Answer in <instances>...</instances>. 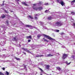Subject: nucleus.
Listing matches in <instances>:
<instances>
[{"mask_svg": "<svg viewBox=\"0 0 75 75\" xmlns=\"http://www.w3.org/2000/svg\"><path fill=\"white\" fill-rule=\"evenodd\" d=\"M57 1L58 3H60L61 2V0H57Z\"/></svg>", "mask_w": 75, "mask_h": 75, "instance_id": "nucleus-22", "label": "nucleus"}, {"mask_svg": "<svg viewBox=\"0 0 75 75\" xmlns=\"http://www.w3.org/2000/svg\"><path fill=\"white\" fill-rule=\"evenodd\" d=\"M38 68L39 70H40V71H41L42 72H44V71H43V70H42V69H41V68H40L39 67Z\"/></svg>", "mask_w": 75, "mask_h": 75, "instance_id": "nucleus-19", "label": "nucleus"}, {"mask_svg": "<svg viewBox=\"0 0 75 75\" xmlns=\"http://www.w3.org/2000/svg\"><path fill=\"white\" fill-rule=\"evenodd\" d=\"M54 56L53 54H49L47 55H45V57H53Z\"/></svg>", "mask_w": 75, "mask_h": 75, "instance_id": "nucleus-6", "label": "nucleus"}, {"mask_svg": "<svg viewBox=\"0 0 75 75\" xmlns=\"http://www.w3.org/2000/svg\"><path fill=\"white\" fill-rule=\"evenodd\" d=\"M35 16H37V14H36L35 15Z\"/></svg>", "mask_w": 75, "mask_h": 75, "instance_id": "nucleus-44", "label": "nucleus"}, {"mask_svg": "<svg viewBox=\"0 0 75 75\" xmlns=\"http://www.w3.org/2000/svg\"><path fill=\"white\" fill-rule=\"evenodd\" d=\"M43 40H44V41H46V42H48L49 41L48 40H47V39H45L44 38H43Z\"/></svg>", "mask_w": 75, "mask_h": 75, "instance_id": "nucleus-20", "label": "nucleus"}, {"mask_svg": "<svg viewBox=\"0 0 75 75\" xmlns=\"http://www.w3.org/2000/svg\"><path fill=\"white\" fill-rule=\"evenodd\" d=\"M1 6H4V3H3L2 4H1Z\"/></svg>", "mask_w": 75, "mask_h": 75, "instance_id": "nucleus-28", "label": "nucleus"}, {"mask_svg": "<svg viewBox=\"0 0 75 75\" xmlns=\"http://www.w3.org/2000/svg\"><path fill=\"white\" fill-rule=\"evenodd\" d=\"M16 1H20L19 0H16Z\"/></svg>", "mask_w": 75, "mask_h": 75, "instance_id": "nucleus-46", "label": "nucleus"}, {"mask_svg": "<svg viewBox=\"0 0 75 75\" xmlns=\"http://www.w3.org/2000/svg\"><path fill=\"white\" fill-rule=\"evenodd\" d=\"M50 66L48 65H46V69H47L49 70V69H50Z\"/></svg>", "mask_w": 75, "mask_h": 75, "instance_id": "nucleus-10", "label": "nucleus"}, {"mask_svg": "<svg viewBox=\"0 0 75 75\" xmlns=\"http://www.w3.org/2000/svg\"><path fill=\"white\" fill-rule=\"evenodd\" d=\"M6 23L8 25V21H6Z\"/></svg>", "mask_w": 75, "mask_h": 75, "instance_id": "nucleus-30", "label": "nucleus"}, {"mask_svg": "<svg viewBox=\"0 0 75 75\" xmlns=\"http://www.w3.org/2000/svg\"><path fill=\"white\" fill-rule=\"evenodd\" d=\"M33 9H34V10H35L36 11H37V10H39V11H41V10H43V8L42 6H40V7H39L38 8L33 6Z\"/></svg>", "mask_w": 75, "mask_h": 75, "instance_id": "nucleus-1", "label": "nucleus"}, {"mask_svg": "<svg viewBox=\"0 0 75 75\" xmlns=\"http://www.w3.org/2000/svg\"><path fill=\"white\" fill-rule=\"evenodd\" d=\"M35 57H40V54H38L37 55L35 56Z\"/></svg>", "mask_w": 75, "mask_h": 75, "instance_id": "nucleus-23", "label": "nucleus"}, {"mask_svg": "<svg viewBox=\"0 0 75 75\" xmlns=\"http://www.w3.org/2000/svg\"><path fill=\"white\" fill-rule=\"evenodd\" d=\"M40 24H41L42 25L43 24H44V23H42V22H40Z\"/></svg>", "mask_w": 75, "mask_h": 75, "instance_id": "nucleus-29", "label": "nucleus"}, {"mask_svg": "<svg viewBox=\"0 0 75 75\" xmlns=\"http://www.w3.org/2000/svg\"><path fill=\"white\" fill-rule=\"evenodd\" d=\"M52 72H53V71H52Z\"/></svg>", "mask_w": 75, "mask_h": 75, "instance_id": "nucleus-50", "label": "nucleus"}, {"mask_svg": "<svg viewBox=\"0 0 75 75\" xmlns=\"http://www.w3.org/2000/svg\"><path fill=\"white\" fill-rule=\"evenodd\" d=\"M13 39L14 40L13 41H17V40L16 39V37H14Z\"/></svg>", "mask_w": 75, "mask_h": 75, "instance_id": "nucleus-15", "label": "nucleus"}, {"mask_svg": "<svg viewBox=\"0 0 75 75\" xmlns=\"http://www.w3.org/2000/svg\"><path fill=\"white\" fill-rule=\"evenodd\" d=\"M21 4H23V5H24V6H28V5H27V4H26L25 2H22Z\"/></svg>", "mask_w": 75, "mask_h": 75, "instance_id": "nucleus-7", "label": "nucleus"}, {"mask_svg": "<svg viewBox=\"0 0 75 75\" xmlns=\"http://www.w3.org/2000/svg\"><path fill=\"white\" fill-rule=\"evenodd\" d=\"M40 37H41V35H38L37 36V37L38 38H40Z\"/></svg>", "mask_w": 75, "mask_h": 75, "instance_id": "nucleus-33", "label": "nucleus"}, {"mask_svg": "<svg viewBox=\"0 0 75 75\" xmlns=\"http://www.w3.org/2000/svg\"><path fill=\"white\" fill-rule=\"evenodd\" d=\"M5 1H4L3 2V3H4V2H5Z\"/></svg>", "mask_w": 75, "mask_h": 75, "instance_id": "nucleus-45", "label": "nucleus"}, {"mask_svg": "<svg viewBox=\"0 0 75 75\" xmlns=\"http://www.w3.org/2000/svg\"><path fill=\"white\" fill-rule=\"evenodd\" d=\"M71 14H72V15H74L75 14V13L74 12H71Z\"/></svg>", "mask_w": 75, "mask_h": 75, "instance_id": "nucleus-25", "label": "nucleus"}, {"mask_svg": "<svg viewBox=\"0 0 75 75\" xmlns=\"http://www.w3.org/2000/svg\"><path fill=\"white\" fill-rule=\"evenodd\" d=\"M60 4L62 5V6H63L64 5H65V3H64V1H61Z\"/></svg>", "mask_w": 75, "mask_h": 75, "instance_id": "nucleus-9", "label": "nucleus"}, {"mask_svg": "<svg viewBox=\"0 0 75 75\" xmlns=\"http://www.w3.org/2000/svg\"><path fill=\"white\" fill-rule=\"evenodd\" d=\"M73 26H74V27H75V23H73Z\"/></svg>", "mask_w": 75, "mask_h": 75, "instance_id": "nucleus-39", "label": "nucleus"}, {"mask_svg": "<svg viewBox=\"0 0 75 75\" xmlns=\"http://www.w3.org/2000/svg\"><path fill=\"white\" fill-rule=\"evenodd\" d=\"M60 34L61 35H63L64 34V33H61Z\"/></svg>", "mask_w": 75, "mask_h": 75, "instance_id": "nucleus-37", "label": "nucleus"}, {"mask_svg": "<svg viewBox=\"0 0 75 75\" xmlns=\"http://www.w3.org/2000/svg\"><path fill=\"white\" fill-rule=\"evenodd\" d=\"M2 69H3L4 71H5V68L4 67H3Z\"/></svg>", "mask_w": 75, "mask_h": 75, "instance_id": "nucleus-34", "label": "nucleus"}, {"mask_svg": "<svg viewBox=\"0 0 75 75\" xmlns=\"http://www.w3.org/2000/svg\"><path fill=\"white\" fill-rule=\"evenodd\" d=\"M28 39H32V36L31 35L27 36L26 37Z\"/></svg>", "mask_w": 75, "mask_h": 75, "instance_id": "nucleus-8", "label": "nucleus"}, {"mask_svg": "<svg viewBox=\"0 0 75 75\" xmlns=\"http://www.w3.org/2000/svg\"><path fill=\"white\" fill-rule=\"evenodd\" d=\"M71 62H70L69 63H68L67 64V65H70V64H71Z\"/></svg>", "mask_w": 75, "mask_h": 75, "instance_id": "nucleus-42", "label": "nucleus"}, {"mask_svg": "<svg viewBox=\"0 0 75 75\" xmlns=\"http://www.w3.org/2000/svg\"><path fill=\"white\" fill-rule=\"evenodd\" d=\"M0 75H4V74L2 72H0Z\"/></svg>", "mask_w": 75, "mask_h": 75, "instance_id": "nucleus-26", "label": "nucleus"}, {"mask_svg": "<svg viewBox=\"0 0 75 75\" xmlns=\"http://www.w3.org/2000/svg\"><path fill=\"white\" fill-rule=\"evenodd\" d=\"M31 42V40L29 39L28 40V42Z\"/></svg>", "mask_w": 75, "mask_h": 75, "instance_id": "nucleus-35", "label": "nucleus"}, {"mask_svg": "<svg viewBox=\"0 0 75 75\" xmlns=\"http://www.w3.org/2000/svg\"><path fill=\"white\" fill-rule=\"evenodd\" d=\"M74 3H75V0H74L73 1H71V4L72 5H73V4H74Z\"/></svg>", "mask_w": 75, "mask_h": 75, "instance_id": "nucleus-13", "label": "nucleus"}, {"mask_svg": "<svg viewBox=\"0 0 75 75\" xmlns=\"http://www.w3.org/2000/svg\"><path fill=\"white\" fill-rule=\"evenodd\" d=\"M35 20H37V19H38V18H37V17H35Z\"/></svg>", "mask_w": 75, "mask_h": 75, "instance_id": "nucleus-38", "label": "nucleus"}, {"mask_svg": "<svg viewBox=\"0 0 75 75\" xmlns=\"http://www.w3.org/2000/svg\"><path fill=\"white\" fill-rule=\"evenodd\" d=\"M33 7H35V4H33Z\"/></svg>", "mask_w": 75, "mask_h": 75, "instance_id": "nucleus-40", "label": "nucleus"}, {"mask_svg": "<svg viewBox=\"0 0 75 75\" xmlns=\"http://www.w3.org/2000/svg\"><path fill=\"white\" fill-rule=\"evenodd\" d=\"M24 67V68H26V66H25Z\"/></svg>", "mask_w": 75, "mask_h": 75, "instance_id": "nucleus-47", "label": "nucleus"}, {"mask_svg": "<svg viewBox=\"0 0 75 75\" xmlns=\"http://www.w3.org/2000/svg\"><path fill=\"white\" fill-rule=\"evenodd\" d=\"M23 53L25 54V55H26V53L24 52H23Z\"/></svg>", "mask_w": 75, "mask_h": 75, "instance_id": "nucleus-41", "label": "nucleus"}, {"mask_svg": "<svg viewBox=\"0 0 75 75\" xmlns=\"http://www.w3.org/2000/svg\"><path fill=\"white\" fill-rule=\"evenodd\" d=\"M40 57H44V55L42 54H40Z\"/></svg>", "mask_w": 75, "mask_h": 75, "instance_id": "nucleus-31", "label": "nucleus"}, {"mask_svg": "<svg viewBox=\"0 0 75 75\" xmlns=\"http://www.w3.org/2000/svg\"><path fill=\"white\" fill-rule=\"evenodd\" d=\"M6 18V16H5L4 14L2 15L1 16V18Z\"/></svg>", "mask_w": 75, "mask_h": 75, "instance_id": "nucleus-14", "label": "nucleus"}, {"mask_svg": "<svg viewBox=\"0 0 75 75\" xmlns=\"http://www.w3.org/2000/svg\"><path fill=\"white\" fill-rule=\"evenodd\" d=\"M25 26L26 27H28V28L29 27H33L31 25H25Z\"/></svg>", "mask_w": 75, "mask_h": 75, "instance_id": "nucleus-11", "label": "nucleus"}, {"mask_svg": "<svg viewBox=\"0 0 75 75\" xmlns=\"http://www.w3.org/2000/svg\"><path fill=\"white\" fill-rule=\"evenodd\" d=\"M62 25V23H61V22H57L55 23V25L56 26H61Z\"/></svg>", "mask_w": 75, "mask_h": 75, "instance_id": "nucleus-3", "label": "nucleus"}, {"mask_svg": "<svg viewBox=\"0 0 75 75\" xmlns=\"http://www.w3.org/2000/svg\"><path fill=\"white\" fill-rule=\"evenodd\" d=\"M22 49L24 51H26V52H28V53H30V54H31V52L29 50L27 49L26 48H22Z\"/></svg>", "mask_w": 75, "mask_h": 75, "instance_id": "nucleus-4", "label": "nucleus"}, {"mask_svg": "<svg viewBox=\"0 0 75 75\" xmlns=\"http://www.w3.org/2000/svg\"><path fill=\"white\" fill-rule=\"evenodd\" d=\"M40 75H42V74H40Z\"/></svg>", "mask_w": 75, "mask_h": 75, "instance_id": "nucleus-48", "label": "nucleus"}, {"mask_svg": "<svg viewBox=\"0 0 75 75\" xmlns=\"http://www.w3.org/2000/svg\"><path fill=\"white\" fill-rule=\"evenodd\" d=\"M65 63L66 64H68V62L67 61H66V62H65Z\"/></svg>", "mask_w": 75, "mask_h": 75, "instance_id": "nucleus-43", "label": "nucleus"}, {"mask_svg": "<svg viewBox=\"0 0 75 75\" xmlns=\"http://www.w3.org/2000/svg\"><path fill=\"white\" fill-rule=\"evenodd\" d=\"M15 59H16V60H17L18 61H19L20 60V59L19 58H18L17 57H15Z\"/></svg>", "mask_w": 75, "mask_h": 75, "instance_id": "nucleus-21", "label": "nucleus"}, {"mask_svg": "<svg viewBox=\"0 0 75 75\" xmlns=\"http://www.w3.org/2000/svg\"><path fill=\"white\" fill-rule=\"evenodd\" d=\"M54 31H55V32H59V30H58L57 29L54 30Z\"/></svg>", "mask_w": 75, "mask_h": 75, "instance_id": "nucleus-16", "label": "nucleus"}, {"mask_svg": "<svg viewBox=\"0 0 75 75\" xmlns=\"http://www.w3.org/2000/svg\"><path fill=\"white\" fill-rule=\"evenodd\" d=\"M57 69L58 70V71H60L61 69V68L59 67H57Z\"/></svg>", "mask_w": 75, "mask_h": 75, "instance_id": "nucleus-18", "label": "nucleus"}, {"mask_svg": "<svg viewBox=\"0 0 75 75\" xmlns=\"http://www.w3.org/2000/svg\"><path fill=\"white\" fill-rule=\"evenodd\" d=\"M47 12H49V10H46L45 11V13H48Z\"/></svg>", "mask_w": 75, "mask_h": 75, "instance_id": "nucleus-24", "label": "nucleus"}, {"mask_svg": "<svg viewBox=\"0 0 75 75\" xmlns=\"http://www.w3.org/2000/svg\"><path fill=\"white\" fill-rule=\"evenodd\" d=\"M44 35V36H45V37L48 38V39L49 40H51V41H53V40H54V39L51 38V37L49 36H48L45 35Z\"/></svg>", "mask_w": 75, "mask_h": 75, "instance_id": "nucleus-2", "label": "nucleus"}, {"mask_svg": "<svg viewBox=\"0 0 75 75\" xmlns=\"http://www.w3.org/2000/svg\"><path fill=\"white\" fill-rule=\"evenodd\" d=\"M67 56H68L67 54H64L63 55V56L62 57V58L64 59H65V58H66Z\"/></svg>", "mask_w": 75, "mask_h": 75, "instance_id": "nucleus-5", "label": "nucleus"}, {"mask_svg": "<svg viewBox=\"0 0 75 75\" xmlns=\"http://www.w3.org/2000/svg\"><path fill=\"white\" fill-rule=\"evenodd\" d=\"M45 6L48 5V3H45Z\"/></svg>", "mask_w": 75, "mask_h": 75, "instance_id": "nucleus-32", "label": "nucleus"}, {"mask_svg": "<svg viewBox=\"0 0 75 75\" xmlns=\"http://www.w3.org/2000/svg\"><path fill=\"white\" fill-rule=\"evenodd\" d=\"M29 17H30V18L31 19H33V17L31 16V15H29L28 16Z\"/></svg>", "mask_w": 75, "mask_h": 75, "instance_id": "nucleus-17", "label": "nucleus"}, {"mask_svg": "<svg viewBox=\"0 0 75 75\" xmlns=\"http://www.w3.org/2000/svg\"><path fill=\"white\" fill-rule=\"evenodd\" d=\"M33 28H35V27L34 26V27H33Z\"/></svg>", "mask_w": 75, "mask_h": 75, "instance_id": "nucleus-49", "label": "nucleus"}, {"mask_svg": "<svg viewBox=\"0 0 75 75\" xmlns=\"http://www.w3.org/2000/svg\"><path fill=\"white\" fill-rule=\"evenodd\" d=\"M38 4L41 5V2H39V3H38Z\"/></svg>", "mask_w": 75, "mask_h": 75, "instance_id": "nucleus-36", "label": "nucleus"}, {"mask_svg": "<svg viewBox=\"0 0 75 75\" xmlns=\"http://www.w3.org/2000/svg\"><path fill=\"white\" fill-rule=\"evenodd\" d=\"M52 18L51 16H50L49 17H48L47 18V20H52Z\"/></svg>", "mask_w": 75, "mask_h": 75, "instance_id": "nucleus-12", "label": "nucleus"}, {"mask_svg": "<svg viewBox=\"0 0 75 75\" xmlns=\"http://www.w3.org/2000/svg\"><path fill=\"white\" fill-rule=\"evenodd\" d=\"M4 11L5 12V13H8V12H7L6 10H4Z\"/></svg>", "mask_w": 75, "mask_h": 75, "instance_id": "nucleus-27", "label": "nucleus"}]
</instances>
